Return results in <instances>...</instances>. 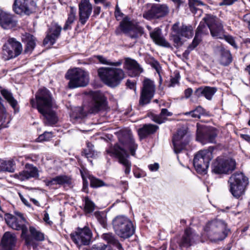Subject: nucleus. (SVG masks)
Wrapping results in <instances>:
<instances>
[{
  "mask_svg": "<svg viewBox=\"0 0 250 250\" xmlns=\"http://www.w3.org/2000/svg\"><path fill=\"white\" fill-rule=\"evenodd\" d=\"M37 109L43 115L50 125L58 121L56 113L52 109V99L49 91L45 88L40 89L36 95Z\"/></svg>",
  "mask_w": 250,
  "mask_h": 250,
  "instance_id": "f257e3e1",
  "label": "nucleus"
},
{
  "mask_svg": "<svg viewBox=\"0 0 250 250\" xmlns=\"http://www.w3.org/2000/svg\"><path fill=\"white\" fill-rule=\"evenodd\" d=\"M15 216L11 214L5 215V220L7 225L15 230H21V237L24 239L27 247L30 249L31 245V237L27 234L28 229L26 219L23 214L19 211L14 212Z\"/></svg>",
  "mask_w": 250,
  "mask_h": 250,
  "instance_id": "f03ea898",
  "label": "nucleus"
},
{
  "mask_svg": "<svg viewBox=\"0 0 250 250\" xmlns=\"http://www.w3.org/2000/svg\"><path fill=\"white\" fill-rule=\"evenodd\" d=\"M98 72L102 81L112 87L118 86L125 78L124 71L121 68L101 67Z\"/></svg>",
  "mask_w": 250,
  "mask_h": 250,
  "instance_id": "7ed1b4c3",
  "label": "nucleus"
},
{
  "mask_svg": "<svg viewBox=\"0 0 250 250\" xmlns=\"http://www.w3.org/2000/svg\"><path fill=\"white\" fill-rule=\"evenodd\" d=\"M65 77L69 80L68 87L70 89L86 86L89 82L88 72L80 68L68 70Z\"/></svg>",
  "mask_w": 250,
  "mask_h": 250,
  "instance_id": "20e7f679",
  "label": "nucleus"
},
{
  "mask_svg": "<svg viewBox=\"0 0 250 250\" xmlns=\"http://www.w3.org/2000/svg\"><path fill=\"white\" fill-rule=\"evenodd\" d=\"M116 234L123 239L128 238L133 235L135 229L132 221L124 215L116 216L112 221Z\"/></svg>",
  "mask_w": 250,
  "mask_h": 250,
  "instance_id": "39448f33",
  "label": "nucleus"
},
{
  "mask_svg": "<svg viewBox=\"0 0 250 250\" xmlns=\"http://www.w3.org/2000/svg\"><path fill=\"white\" fill-rule=\"evenodd\" d=\"M228 182L231 194L235 198H239L244 193L248 180L242 173H235L230 176Z\"/></svg>",
  "mask_w": 250,
  "mask_h": 250,
  "instance_id": "423d86ee",
  "label": "nucleus"
},
{
  "mask_svg": "<svg viewBox=\"0 0 250 250\" xmlns=\"http://www.w3.org/2000/svg\"><path fill=\"white\" fill-rule=\"evenodd\" d=\"M120 27L125 36L134 40L133 45L144 33L143 28L131 21L127 17L120 22Z\"/></svg>",
  "mask_w": 250,
  "mask_h": 250,
  "instance_id": "0eeeda50",
  "label": "nucleus"
},
{
  "mask_svg": "<svg viewBox=\"0 0 250 250\" xmlns=\"http://www.w3.org/2000/svg\"><path fill=\"white\" fill-rule=\"evenodd\" d=\"M212 158V150L205 149L199 151L193 160V165L197 172L200 174L206 173Z\"/></svg>",
  "mask_w": 250,
  "mask_h": 250,
  "instance_id": "6e6552de",
  "label": "nucleus"
},
{
  "mask_svg": "<svg viewBox=\"0 0 250 250\" xmlns=\"http://www.w3.org/2000/svg\"><path fill=\"white\" fill-rule=\"evenodd\" d=\"M106 152L111 156H114L118 159L119 162L125 167V173L128 174L131 170V162L127 159L129 154L127 151L119 145L116 144L106 150Z\"/></svg>",
  "mask_w": 250,
  "mask_h": 250,
  "instance_id": "1a4fd4ad",
  "label": "nucleus"
},
{
  "mask_svg": "<svg viewBox=\"0 0 250 250\" xmlns=\"http://www.w3.org/2000/svg\"><path fill=\"white\" fill-rule=\"evenodd\" d=\"M235 161L232 159H225L218 157L213 162L212 171L215 174H227L235 168Z\"/></svg>",
  "mask_w": 250,
  "mask_h": 250,
  "instance_id": "9d476101",
  "label": "nucleus"
},
{
  "mask_svg": "<svg viewBox=\"0 0 250 250\" xmlns=\"http://www.w3.org/2000/svg\"><path fill=\"white\" fill-rule=\"evenodd\" d=\"M70 237L73 242L78 247H80L90 244L92 233L87 227L78 228L74 232L71 233Z\"/></svg>",
  "mask_w": 250,
  "mask_h": 250,
  "instance_id": "9b49d317",
  "label": "nucleus"
},
{
  "mask_svg": "<svg viewBox=\"0 0 250 250\" xmlns=\"http://www.w3.org/2000/svg\"><path fill=\"white\" fill-rule=\"evenodd\" d=\"M204 20L209 25V31L212 37L215 39H224L225 30L220 20L216 17L208 14L205 16Z\"/></svg>",
  "mask_w": 250,
  "mask_h": 250,
  "instance_id": "f8f14e48",
  "label": "nucleus"
},
{
  "mask_svg": "<svg viewBox=\"0 0 250 250\" xmlns=\"http://www.w3.org/2000/svg\"><path fill=\"white\" fill-rule=\"evenodd\" d=\"M225 228L226 224L222 221L216 220L209 222L206 225L205 230L208 233L209 237L215 235L212 239L214 241L222 240L226 236L224 231Z\"/></svg>",
  "mask_w": 250,
  "mask_h": 250,
  "instance_id": "ddd939ff",
  "label": "nucleus"
},
{
  "mask_svg": "<svg viewBox=\"0 0 250 250\" xmlns=\"http://www.w3.org/2000/svg\"><path fill=\"white\" fill-rule=\"evenodd\" d=\"M22 50L20 42L14 38H9L2 47L3 58L6 60L15 58L21 53Z\"/></svg>",
  "mask_w": 250,
  "mask_h": 250,
  "instance_id": "4468645a",
  "label": "nucleus"
},
{
  "mask_svg": "<svg viewBox=\"0 0 250 250\" xmlns=\"http://www.w3.org/2000/svg\"><path fill=\"white\" fill-rule=\"evenodd\" d=\"M155 86L154 82L149 79H145L143 81V86L141 90L139 100V105L144 106L149 104L154 96Z\"/></svg>",
  "mask_w": 250,
  "mask_h": 250,
  "instance_id": "2eb2a0df",
  "label": "nucleus"
},
{
  "mask_svg": "<svg viewBox=\"0 0 250 250\" xmlns=\"http://www.w3.org/2000/svg\"><path fill=\"white\" fill-rule=\"evenodd\" d=\"M91 101L89 104L88 112L91 114H96L104 109L106 99L101 92L93 91L91 93Z\"/></svg>",
  "mask_w": 250,
  "mask_h": 250,
  "instance_id": "dca6fc26",
  "label": "nucleus"
},
{
  "mask_svg": "<svg viewBox=\"0 0 250 250\" xmlns=\"http://www.w3.org/2000/svg\"><path fill=\"white\" fill-rule=\"evenodd\" d=\"M169 8L166 4H153L148 10L145 12L143 17L147 20L160 19L167 16Z\"/></svg>",
  "mask_w": 250,
  "mask_h": 250,
  "instance_id": "f3484780",
  "label": "nucleus"
},
{
  "mask_svg": "<svg viewBox=\"0 0 250 250\" xmlns=\"http://www.w3.org/2000/svg\"><path fill=\"white\" fill-rule=\"evenodd\" d=\"M189 140V137L187 135V131L183 129H179L174 135L172 139L175 152L177 154L180 153L185 148Z\"/></svg>",
  "mask_w": 250,
  "mask_h": 250,
  "instance_id": "a211bd4d",
  "label": "nucleus"
},
{
  "mask_svg": "<svg viewBox=\"0 0 250 250\" xmlns=\"http://www.w3.org/2000/svg\"><path fill=\"white\" fill-rule=\"evenodd\" d=\"M199 238V236L194 230L190 228L185 229L184 232L178 241L181 248H188L194 244Z\"/></svg>",
  "mask_w": 250,
  "mask_h": 250,
  "instance_id": "6ab92c4d",
  "label": "nucleus"
},
{
  "mask_svg": "<svg viewBox=\"0 0 250 250\" xmlns=\"http://www.w3.org/2000/svg\"><path fill=\"white\" fill-rule=\"evenodd\" d=\"M119 140L126 147L128 148L130 154L135 155V151L138 145L135 143L134 139L130 130L122 131L119 134Z\"/></svg>",
  "mask_w": 250,
  "mask_h": 250,
  "instance_id": "aec40b11",
  "label": "nucleus"
},
{
  "mask_svg": "<svg viewBox=\"0 0 250 250\" xmlns=\"http://www.w3.org/2000/svg\"><path fill=\"white\" fill-rule=\"evenodd\" d=\"M92 10V5L89 0H81L79 4V21L84 25L88 20Z\"/></svg>",
  "mask_w": 250,
  "mask_h": 250,
  "instance_id": "412c9836",
  "label": "nucleus"
},
{
  "mask_svg": "<svg viewBox=\"0 0 250 250\" xmlns=\"http://www.w3.org/2000/svg\"><path fill=\"white\" fill-rule=\"evenodd\" d=\"M61 31V26L57 23L52 24L48 29L46 37L43 40V44H48L49 46L54 44L59 37Z\"/></svg>",
  "mask_w": 250,
  "mask_h": 250,
  "instance_id": "4be33fe9",
  "label": "nucleus"
},
{
  "mask_svg": "<svg viewBox=\"0 0 250 250\" xmlns=\"http://www.w3.org/2000/svg\"><path fill=\"white\" fill-rule=\"evenodd\" d=\"M17 21L15 16L0 9V26L4 29L16 26Z\"/></svg>",
  "mask_w": 250,
  "mask_h": 250,
  "instance_id": "5701e85b",
  "label": "nucleus"
},
{
  "mask_svg": "<svg viewBox=\"0 0 250 250\" xmlns=\"http://www.w3.org/2000/svg\"><path fill=\"white\" fill-rule=\"evenodd\" d=\"M31 0H15L13 10L17 14L30 15Z\"/></svg>",
  "mask_w": 250,
  "mask_h": 250,
  "instance_id": "b1692460",
  "label": "nucleus"
},
{
  "mask_svg": "<svg viewBox=\"0 0 250 250\" xmlns=\"http://www.w3.org/2000/svg\"><path fill=\"white\" fill-rule=\"evenodd\" d=\"M217 134L213 129L197 130V140L202 144L214 143Z\"/></svg>",
  "mask_w": 250,
  "mask_h": 250,
  "instance_id": "393cba45",
  "label": "nucleus"
},
{
  "mask_svg": "<svg viewBox=\"0 0 250 250\" xmlns=\"http://www.w3.org/2000/svg\"><path fill=\"white\" fill-rule=\"evenodd\" d=\"M124 68L127 70L128 75L132 77L139 75L143 70L135 60L129 58L125 59Z\"/></svg>",
  "mask_w": 250,
  "mask_h": 250,
  "instance_id": "a878e982",
  "label": "nucleus"
},
{
  "mask_svg": "<svg viewBox=\"0 0 250 250\" xmlns=\"http://www.w3.org/2000/svg\"><path fill=\"white\" fill-rule=\"evenodd\" d=\"M216 91L217 88L214 87L201 86L195 90L194 95L198 98L203 96L206 99L211 100Z\"/></svg>",
  "mask_w": 250,
  "mask_h": 250,
  "instance_id": "bb28decb",
  "label": "nucleus"
},
{
  "mask_svg": "<svg viewBox=\"0 0 250 250\" xmlns=\"http://www.w3.org/2000/svg\"><path fill=\"white\" fill-rule=\"evenodd\" d=\"M161 33V30L156 28L150 32V36L156 44L165 47L171 48L170 43L162 36Z\"/></svg>",
  "mask_w": 250,
  "mask_h": 250,
  "instance_id": "cd10ccee",
  "label": "nucleus"
},
{
  "mask_svg": "<svg viewBox=\"0 0 250 250\" xmlns=\"http://www.w3.org/2000/svg\"><path fill=\"white\" fill-rule=\"evenodd\" d=\"M179 22L175 23L173 24L172 27L173 31L177 34L180 35L182 37L186 38H190L193 35L192 28L191 26L182 25L181 27H179Z\"/></svg>",
  "mask_w": 250,
  "mask_h": 250,
  "instance_id": "c85d7f7f",
  "label": "nucleus"
},
{
  "mask_svg": "<svg viewBox=\"0 0 250 250\" xmlns=\"http://www.w3.org/2000/svg\"><path fill=\"white\" fill-rule=\"evenodd\" d=\"M209 31V25L207 24L206 21L203 19L197 29L195 36L193 39L194 42H196L198 44L202 40V36L208 34Z\"/></svg>",
  "mask_w": 250,
  "mask_h": 250,
  "instance_id": "c756f323",
  "label": "nucleus"
},
{
  "mask_svg": "<svg viewBox=\"0 0 250 250\" xmlns=\"http://www.w3.org/2000/svg\"><path fill=\"white\" fill-rule=\"evenodd\" d=\"M158 128L159 126L157 125L151 124H145L142 127L138 129V135L141 139H143L148 136L155 133Z\"/></svg>",
  "mask_w": 250,
  "mask_h": 250,
  "instance_id": "7c9ffc66",
  "label": "nucleus"
},
{
  "mask_svg": "<svg viewBox=\"0 0 250 250\" xmlns=\"http://www.w3.org/2000/svg\"><path fill=\"white\" fill-rule=\"evenodd\" d=\"M71 183V177L65 175L57 176L46 181V185L48 186L54 185H70Z\"/></svg>",
  "mask_w": 250,
  "mask_h": 250,
  "instance_id": "2f4dec72",
  "label": "nucleus"
},
{
  "mask_svg": "<svg viewBox=\"0 0 250 250\" xmlns=\"http://www.w3.org/2000/svg\"><path fill=\"white\" fill-rule=\"evenodd\" d=\"M16 236L14 234L6 232L1 239V244L5 250H12L16 243Z\"/></svg>",
  "mask_w": 250,
  "mask_h": 250,
  "instance_id": "473e14b6",
  "label": "nucleus"
},
{
  "mask_svg": "<svg viewBox=\"0 0 250 250\" xmlns=\"http://www.w3.org/2000/svg\"><path fill=\"white\" fill-rule=\"evenodd\" d=\"M3 102V100L0 97V130L7 127L11 121L2 103Z\"/></svg>",
  "mask_w": 250,
  "mask_h": 250,
  "instance_id": "72a5a7b5",
  "label": "nucleus"
},
{
  "mask_svg": "<svg viewBox=\"0 0 250 250\" xmlns=\"http://www.w3.org/2000/svg\"><path fill=\"white\" fill-rule=\"evenodd\" d=\"M15 165L13 160L0 159V172H13L15 171Z\"/></svg>",
  "mask_w": 250,
  "mask_h": 250,
  "instance_id": "f704fd0d",
  "label": "nucleus"
},
{
  "mask_svg": "<svg viewBox=\"0 0 250 250\" xmlns=\"http://www.w3.org/2000/svg\"><path fill=\"white\" fill-rule=\"evenodd\" d=\"M102 238L107 243L116 247L119 250H123V248L119 241L112 233H104Z\"/></svg>",
  "mask_w": 250,
  "mask_h": 250,
  "instance_id": "c9c22d12",
  "label": "nucleus"
},
{
  "mask_svg": "<svg viewBox=\"0 0 250 250\" xmlns=\"http://www.w3.org/2000/svg\"><path fill=\"white\" fill-rule=\"evenodd\" d=\"M232 60V56L229 51L225 48H221L219 59L220 64L224 66H227L231 62Z\"/></svg>",
  "mask_w": 250,
  "mask_h": 250,
  "instance_id": "e433bc0d",
  "label": "nucleus"
},
{
  "mask_svg": "<svg viewBox=\"0 0 250 250\" xmlns=\"http://www.w3.org/2000/svg\"><path fill=\"white\" fill-rule=\"evenodd\" d=\"M1 94L14 109L15 112H18V109L16 108L18 102L14 98L12 93L6 89H2Z\"/></svg>",
  "mask_w": 250,
  "mask_h": 250,
  "instance_id": "4c0bfd02",
  "label": "nucleus"
},
{
  "mask_svg": "<svg viewBox=\"0 0 250 250\" xmlns=\"http://www.w3.org/2000/svg\"><path fill=\"white\" fill-rule=\"evenodd\" d=\"M76 10L73 7H70V10L68 16V18L65 25L63 27V29L66 30L71 28V24H72L76 19Z\"/></svg>",
  "mask_w": 250,
  "mask_h": 250,
  "instance_id": "58836bf2",
  "label": "nucleus"
},
{
  "mask_svg": "<svg viewBox=\"0 0 250 250\" xmlns=\"http://www.w3.org/2000/svg\"><path fill=\"white\" fill-rule=\"evenodd\" d=\"M101 63L108 65H112L114 66H119L121 65L123 63V61L121 60H118L116 62H112L110 60L107 59L106 58L104 57L102 55H97L94 57Z\"/></svg>",
  "mask_w": 250,
  "mask_h": 250,
  "instance_id": "ea45409f",
  "label": "nucleus"
},
{
  "mask_svg": "<svg viewBox=\"0 0 250 250\" xmlns=\"http://www.w3.org/2000/svg\"><path fill=\"white\" fill-rule=\"evenodd\" d=\"M84 210L86 213H90L93 212L95 209V204L88 198L86 196L84 198Z\"/></svg>",
  "mask_w": 250,
  "mask_h": 250,
  "instance_id": "a19ab883",
  "label": "nucleus"
},
{
  "mask_svg": "<svg viewBox=\"0 0 250 250\" xmlns=\"http://www.w3.org/2000/svg\"><path fill=\"white\" fill-rule=\"evenodd\" d=\"M188 5L192 13H196L198 10H199L198 7L204 4L202 1L199 0H188Z\"/></svg>",
  "mask_w": 250,
  "mask_h": 250,
  "instance_id": "79ce46f5",
  "label": "nucleus"
},
{
  "mask_svg": "<svg viewBox=\"0 0 250 250\" xmlns=\"http://www.w3.org/2000/svg\"><path fill=\"white\" fill-rule=\"evenodd\" d=\"M93 147L94 146L91 143H87V148L82 152L83 155H84L87 159L94 157L95 155V152Z\"/></svg>",
  "mask_w": 250,
  "mask_h": 250,
  "instance_id": "37998d69",
  "label": "nucleus"
},
{
  "mask_svg": "<svg viewBox=\"0 0 250 250\" xmlns=\"http://www.w3.org/2000/svg\"><path fill=\"white\" fill-rule=\"evenodd\" d=\"M31 177V171H22L19 174H15L14 177L21 181L28 180Z\"/></svg>",
  "mask_w": 250,
  "mask_h": 250,
  "instance_id": "c03bdc74",
  "label": "nucleus"
},
{
  "mask_svg": "<svg viewBox=\"0 0 250 250\" xmlns=\"http://www.w3.org/2000/svg\"><path fill=\"white\" fill-rule=\"evenodd\" d=\"M88 178L90 180V186L91 187L96 188L105 185L103 181L96 178L92 176H89Z\"/></svg>",
  "mask_w": 250,
  "mask_h": 250,
  "instance_id": "a18cd8bd",
  "label": "nucleus"
},
{
  "mask_svg": "<svg viewBox=\"0 0 250 250\" xmlns=\"http://www.w3.org/2000/svg\"><path fill=\"white\" fill-rule=\"evenodd\" d=\"M33 239L37 241H42L44 240V234L32 227V240Z\"/></svg>",
  "mask_w": 250,
  "mask_h": 250,
  "instance_id": "49530a36",
  "label": "nucleus"
},
{
  "mask_svg": "<svg viewBox=\"0 0 250 250\" xmlns=\"http://www.w3.org/2000/svg\"><path fill=\"white\" fill-rule=\"evenodd\" d=\"M180 36H181L180 35L177 34L175 33V34H172L170 36V40L173 42L174 46L177 48L182 46L183 44Z\"/></svg>",
  "mask_w": 250,
  "mask_h": 250,
  "instance_id": "de8ad7c7",
  "label": "nucleus"
},
{
  "mask_svg": "<svg viewBox=\"0 0 250 250\" xmlns=\"http://www.w3.org/2000/svg\"><path fill=\"white\" fill-rule=\"evenodd\" d=\"M53 137L52 132H44L37 139V142L48 141Z\"/></svg>",
  "mask_w": 250,
  "mask_h": 250,
  "instance_id": "09e8293b",
  "label": "nucleus"
},
{
  "mask_svg": "<svg viewBox=\"0 0 250 250\" xmlns=\"http://www.w3.org/2000/svg\"><path fill=\"white\" fill-rule=\"evenodd\" d=\"M199 44L196 42H194L193 40L192 43L189 45L187 50L183 54V57L186 59H188V56L190 52L193 50Z\"/></svg>",
  "mask_w": 250,
  "mask_h": 250,
  "instance_id": "8fccbe9b",
  "label": "nucleus"
},
{
  "mask_svg": "<svg viewBox=\"0 0 250 250\" xmlns=\"http://www.w3.org/2000/svg\"><path fill=\"white\" fill-rule=\"evenodd\" d=\"M22 41L26 43L27 48H31V35L30 33H25L22 35Z\"/></svg>",
  "mask_w": 250,
  "mask_h": 250,
  "instance_id": "3c124183",
  "label": "nucleus"
},
{
  "mask_svg": "<svg viewBox=\"0 0 250 250\" xmlns=\"http://www.w3.org/2000/svg\"><path fill=\"white\" fill-rule=\"evenodd\" d=\"M94 215L100 224H101L103 226L105 225L106 219L104 213L100 211H96L95 212Z\"/></svg>",
  "mask_w": 250,
  "mask_h": 250,
  "instance_id": "603ef678",
  "label": "nucleus"
},
{
  "mask_svg": "<svg viewBox=\"0 0 250 250\" xmlns=\"http://www.w3.org/2000/svg\"><path fill=\"white\" fill-rule=\"evenodd\" d=\"M167 119V118L164 117L163 115H161V113L159 115H153L152 116V121L159 124L165 123Z\"/></svg>",
  "mask_w": 250,
  "mask_h": 250,
  "instance_id": "864d4df0",
  "label": "nucleus"
},
{
  "mask_svg": "<svg viewBox=\"0 0 250 250\" xmlns=\"http://www.w3.org/2000/svg\"><path fill=\"white\" fill-rule=\"evenodd\" d=\"M114 14L118 21L121 20L123 17L124 14L121 11L118 5L116 6Z\"/></svg>",
  "mask_w": 250,
  "mask_h": 250,
  "instance_id": "5fc2aeb1",
  "label": "nucleus"
},
{
  "mask_svg": "<svg viewBox=\"0 0 250 250\" xmlns=\"http://www.w3.org/2000/svg\"><path fill=\"white\" fill-rule=\"evenodd\" d=\"M224 39H225L232 46H234V47H236L235 41H234L233 38L231 36L226 35L224 34Z\"/></svg>",
  "mask_w": 250,
  "mask_h": 250,
  "instance_id": "6e6d98bb",
  "label": "nucleus"
},
{
  "mask_svg": "<svg viewBox=\"0 0 250 250\" xmlns=\"http://www.w3.org/2000/svg\"><path fill=\"white\" fill-rule=\"evenodd\" d=\"M151 65L156 70L158 73L159 72V71L161 69V66L158 61L155 60H153L151 62Z\"/></svg>",
  "mask_w": 250,
  "mask_h": 250,
  "instance_id": "4d7b16f0",
  "label": "nucleus"
},
{
  "mask_svg": "<svg viewBox=\"0 0 250 250\" xmlns=\"http://www.w3.org/2000/svg\"><path fill=\"white\" fill-rule=\"evenodd\" d=\"M237 0H223L222 2L219 3V5H230L232 4Z\"/></svg>",
  "mask_w": 250,
  "mask_h": 250,
  "instance_id": "13d9d810",
  "label": "nucleus"
},
{
  "mask_svg": "<svg viewBox=\"0 0 250 250\" xmlns=\"http://www.w3.org/2000/svg\"><path fill=\"white\" fill-rule=\"evenodd\" d=\"M43 221L46 223V224L51 225L52 224V222L49 220V216L48 213L46 211H44V217H43Z\"/></svg>",
  "mask_w": 250,
  "mask_h": 250,
  "instance_id": "bf43d9fd",
  "label": "nucleus"
},
{
  "mask_svg": "<svg viewBox=\"0 0 250 250\" xmlns=\"http://www.w3.org/2000/svg\"><path fill=\"white\" fill-rule=\"evenodd\" d=\"M161 115H163L164 117L167 118V117H169L172 115V113L169 112L166 108H163L161 111Z\"/></svg>",
  "mask_w": 250,
  "mask_h": 250,
  "instance_id": "052dcab7",
  "label": "nucleus"
},
{
  "mask_svg": "<svg viewBox=\"0 0 250 250\" xmlns=\"http://www.w3.org/2000/svg\"><path fill=\"white\" fill-rule=\"evenodd\" d=\"M77 111L79 112V114L76 116V118H83L86 116L85 113L83 111V109L82 108H78Z\"/></svg>",
  "mask_w": 250,
  "mask_h": 250,
  "instance_id": "680f3d73",
  "label": "nucleus"
},
{
  "mask_svg": "<svg viewBox=\"0 0 250 250\" xmlns=\"http://www.w3.org/2000/svg\"><path fill=\"white\" fill-rule=\"evenodd\" d=\"M148 167L150 171H156L158 170L159 165L158 163H155L153 165H149Z\"/></svg>",
  "mask_w": 250,
  "mask_h": 250,
  "instance_id": "e2e57ef3",
  "label": "nucleus"
},
{
  "mask_svg": "<svg viewBox=\"0 0 250 250\" xmlns=\"http://www.w3.org/2000/svg\"><path fill=\"white\" fill-rule=\"evenodd\" d=\"M193 92L192 89L191 88H188L186 89L184 91L185 97L188 99L191 95Z\"/></svg>",
  "mask_w": 250,
  "mask_h": 250,
  "instance_id": "0e129e2a",
  "label": "nucleus"
},
{
  "mask_svg": "<svg viewBox=\"0 0 250 250\" xmlns=\"http://www.w3.org/2000/svg\"><path fill=\"white\" fill-rule=\"evenodd\" d=\"M19 196H20V197L21 201L22 202V203L25 206H26L27 207H30V204L28 202L27 199L25 197H24V196L22 195V194H21V193H19Z\"/></svg>",
  "mask_w": 250,
  "mask_h": 250,
  "instance_id": "69168bd1",
  "label": "nucleus"
},
{
  "mask_svg": "<svg viewBox=\"0 0 250 250\" xmlns=\"http://www.w3.org/2000/svg\"><path fill=\"white\" fill-rule=\"evenodd\" d=\"M178 83V79L177 77L172 78L170 80V83L169 86H174L176 84Z\"/></svg>",
  "mask_w": 250,
  "mask_h": 250,
  "instance_id": "338daca9",
  "label": "nucleus"
},
{
  "mask_svg": "<svg viewBox=\"0 0 250 250\" xmlns=\"http://www.w3.org/2000/svg\"><path fill=\"white\" fill-rule=\"evenodd\" d=\"M101 7H100V6L94 7V11H93L94 16H98L101 12Z\"/></svg>",
  "mask_w": 250,
  "mask_h": 250,
  "instance_id": "774afa93",
  "label": "nucleus"
}]
</instances>
